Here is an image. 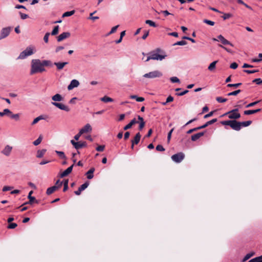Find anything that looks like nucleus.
<instances>
[{
  "label": "nucleus",
  "instance_id": "obj_38",
  "mask_svg": "<svg viewBox=\"0 0 262 262\" xmlns=\"http://www.w3.org/2000/svg\"><path fill=\"white\" fill-rule=\"evenodd\" d=\"M241 92V90H237L234 91L233 92L229 93L228 94H227V96H236L237 94H238L239 93H240Z\"/></svg>",
  "mask_w": 262,
  "mask_h": 262
},
{
  "label": "nucleus",
  "instance_id": "obj_34",
  "mask_svg": "<svg viewBox=\"0 0 262 262\" xmlns=\"http://www.w3.org/2000/svg\"><path fill=\"white\" fill-rule=\"evenodd\" d=\"M12 112L8 108H5L3 112H0V116H4L6 114H11Z\"/></svg>",
  "mask_w": 262,
  "mask_h": 262
},
{
  "label": "nucleus",
  "instance_id": "obj_41",
  "mask_svg": "<svg viewBox=\"0 0 262 262\" xmlns=\"http://www.w3.org/2000/svg\"><path fill=\"white\" fill-rule=\"evenodd\" d=\"M241 85H242V83H234V84L229 83V84H228L227 86V87H229V88L233 87L234 88H237Z\"/></svg>",
  "mask_w": 262,
  "mask_h": 262
},
{
  "label": "nucleus",
  "instance_id": "obj_57",
  "mask_svg": "<svg viewBox=\"0 0 262 262\" xmlns=\"http://www.w3.org/2000/svg\"><path fill=\"white\" fill-rule=\"evenodd\" d=\"M219 46L220 47H221L223 49H224L225 50H226L227 52L229 53H233V52L229 49H228L227 48L223 46V45H219Z\"/></svg>",
  "mask_w": 262,
  "mask_h": 262
},
{
  "label": "nucleus",
  "instance_id": "obj_48",
  "mask_svg": "<svg viewBox=\"0 0 262 262\" xmlns=\"http://www.w3.org/2000/svg\"><path fill=\"white\" fill-rule=\"evenodd\" d=\"M50 35V33L49 32H47L45 34L44 37H43V40L46 43H48L49 41V37Z\"/></svg>",
  "mask_w": 262,
  "mask_h": 262
},
{
  "label": "nucleus",
  "instance_id": "obj_60",
  "mask_svg": "<svg viewBox=\"0 0 262 262\" xmlns=\"http://www.w3.org/2000/svg\"><path fill=\"white\" fill-rule=\"evenodd\" d=\"M174 130V128H172L169 132V133H168V135H167V140L169 142L171 139V134L173 132Z\"/></svg>",
  "mask_w": 262,
  "mask_h": 262
},
{
  "label": "nucleus",
  "instance_id": "obj_12",
  "mask_svg": "<svg viewBox=\"0 0 262 262\" xmlns=\"http://www.w3.org/2000/svg\"><path fill=\"white\" fill-rule=\"evenodd\" d=\"M12 149V146L9 145H7L2 150L1 153L6 157H9L11 155Z\"/></svg>",
  "mask_w": 262,
  "mask_h": 262
},
{
  "label": "nucleus",
  "instance_id": "obj_51",
  "mask_svg": "<svg viewBox=\"0 0 262 262\" xmlns=\"http://www.w3.org/2000/svg\"><path fill=\"white\" fill-rule=\"evenodd\" d=\"M204 23L209 25H210V26H213L214 25V22L212 21V20H208V19H204L203 20Z\"/></svg>",
  "mask_w": 262,
  "mask_h": 262
},
{
  "label": "nucleus",
  "instance_id": "obj_5",
  "mask_svg": "<svg viewBox=\"0 0 262 262\" xmlns=\"http://www.w3.org/2000/svg\"><path fill=\"white\" fill-rule=\"evenodd\" d=\"M238 112V110L237 108H235L224 114L221 117H224L228 115L229 119L234 120L237 119L241 117V115Z\"/></svg>",
  "mask_w": 262,
  "mask_h": 262
},
{
  "label": "nucleus",
  "instance_id": "obj_3",
  "mask_svg": "<svg viewBox=\"0 0 262 262\" xmlns=\"http://www.w3.org/2000/svg\"><path fill=\"white\" fill-rule=\"evenodd\" d=\"M221 123L224 125H229L233 129L236 131H238L241 129L240 122H238L235 120L223 121Z\"/></svg>",
  "mask_w": 262,
  "mask_h": 262
},
{
  "label": "nucleus",
  "instance_id": "obj_8",
  "mask_svg": "<svg viewBox=\"0 0 262 262\" xmlns=\"http://www.w3.org/2000/svg\"><path fill=\"white\" fill-rule=\"evenodd\" d=\"M185 157V155L183 152H179L172 155L171 157L172 160L176 163H180Z\"/></svg>",
  "mask_w": 262,
  "mask_h": 262
},
{
  "label": "nucleus",
  "instance_id": "obj_35",
  "mask_svg": "<svg viewBox=\"0 0 262 262\" xmlns=\"http://www.w3.org/2000/svg\"><path fill=\"white\" fill-rule=\"evenodd\" d=\"M42 140V136L40 135L39 136V137L36 140H35L34 142H33V144L35 145V146H37L38 145H39L41 141Z\"/></svg>",
  "mask_w": 262,
  "mask_h": 262
},
{
  "label": "nucleus",
  "instance_id": "obj_46",
  "mask_svg": "<svg viewBox=\"0 0 262 262\" xmlns=\"http://www.w3.org/2000/svg\"><path fill=\"white\" fill-rule=\"evenodd\" d=\"M155 11L158 14H160V13H162L165 16H166L168 15L171 14L167 10L161 11L160 12H159L158 11L155 10Z\"/></svg>",
  "mask_w": 262,
  "mask_h": 262
},
{
  "label": "nucleus",
  "instance_id": "obj_30",
  "mask_svg": "<svg viewBox=\"0 0 262 262\" xmlns=\"http://www.w3.org/2000/svg\"><path fill=\"white\" fill-rule=\"evenodd\" d=\"M44 119H45L44 117L42 115H40V116L36 117V118H35L33 120V122L31 123V125H34V124H36L40 120H43Z\"/></svg>",
  "mask_w": 262,
  "mask_h": 262
},
{
  "label": "nucleus",
  "instance_id": "obj_11",
  "mask_svg": "<svg viewBox=\"0 0 262 262\" xmlns=\"http://www.w3.org/2000/svg\"><path fill=\"white\" fill-rule=\"evenodd\" d=\"M51 103L52 105L55 106L61 110H63L66 112H69L70 111V108L68 106H66L62 103L56 102H52Z\"/></svg>",
  "mask_w": 262,
  "mask_h": 262
},
{
  "label": "nucleus",
  "instance_id": "obj_29",
  "mask_svg": "<svg viewBox=\"0 0 262 262\" xmlns=\"http://www.w3.org/2000/svg\"><path fill=\"white\" fill-rule=\"evenodd\" d=\"M217 62V61H214L211 62L208 67V69L210 71H213L215 69L216 64Z\"/></svg>",
  "mask_w": 262,
  "mask_h": 262
},
{
  "label": "nucleus",
  "instance_id": "obj_54",
  "mask_svg": "<svg viewBox=\"0 0 262 262\" xmlns=\"http://www.w3.org/2000/svg\"><path fill=\"white\" fill-rule=\"evenodd\" d=\"M244 72L248 73V74H253L256 72H258V70H244Z\"/></svg>",
  "mask_w": 262,
  "mask_h": 262
},
{
  "label": "nucleus",
  "instance_id": "obj_9",
  "mask_svg": "<svg viewBox=\"0 0 262 262\" xmlns=\"http://www.w3.org/2000/svg\"><path fill=\"white\" fill-rule=\"evenodd\" d=\"M213 41H221L224 45H230L231 47L233 46V45L229 41L227 40L223 35H220L217 38H213L212 39Z\"/></svg>",
  "mask_w": 262,
  "mask_h": 262
},
{
  "label": "nucleus",
  "instance_id": "obj_63",
  "mask_svg": "<svg viewBox=\"0 0 262 262\" xmlns=\"http://www.w3.org/2000/svg\"><path fill=\"white\" fill-rule=\"evenodd\" d=\"M254 262H262V255L254 258Z\"/></svg>",
  "mask_w": 262,
  "mask_h": 262
},
{
  "label": "nucleus",
  "instance_id": "obj_37",
  "mask_svg": "<svg viewBox=\"0 0 262 262\" xmlns=\"http://www.w3.org/2000/svg\"><path fill=\"white\" fill-rule=\"evenodd\" d=\"M74 13H75V11L74 10H72V11H71L66 12L65 13H64L63 14L62 17H64L70 16L72 15L73 14H74Z\"/></svg>",
  "mask_w": 262,
  "mask_h": 262
},
{
  "label": "nucleus",
  "instance_id": "obj_2",
  "mask_svg": "<svg viewBox=\"0 0 262 262\" xmlns=\"http://www.w3.org/2000/svg\"><path fill=\"white\" fill-rule=\"evenodd\" d=\"M167 55L164 51L159 48H157L149 53L148 56L145 60V61L147 62L150 59L161 61Z\"/></svg>",
  "mask_w": 262,
  "mask_h": 262
},
{
  "label": "nucleus",
  "instance_id": "obj_47",
  "mask_svg": "<svg viewBox=\"0 0 262 262\" xmlns=\"http://www.w3.org/2000/svg\"><path fill=\"white\" fill-rule=\"evenodd\" d=\"M187 44V42L184 40H181L177 41L174 44V46L175 45H179V46H184Z\"/></svg>",
  "mask_w": 262,
  "mask_h": 262
},
{
  "label": "nucleus",
  "instance_id": "obj_7",
  "mask_svg": "<svg viewBox=\"0 0 262 262\" xmlns=\"http://www.w3.org/2000/svg\"><path fill=\"white\" fill-rule=\"evenodd\" d=\"M12 30L11 27H7L2 29L0 33V40L6 38Z\"/></svg>",
  "mask_w": 262,
  "mask_h": 262
},
{
  "label": "nucleus",
  "instance_id": "obj_19",
  "mask_svg": "<svg viewBox=\"0 0 262 262\" xmlns=\"http://www.w3.org/2000/svg\"><path fill=\"white\" fill-rule=\"evenodd\" d=\"M68 63V62H54V64L56 66L57 69L58 70H61Z\"/></svg>",
  "mask_w": 262,
  "mask_h": 262
},
{
  "label": "nucleus",
  "instance_id": "obj_15",
  "mask_svg": "<svg viewBox=\"0 0 262 262\" xmlns=\"http://www.w3.org/2000/svg\"><path fill=\"white\" fill-rule=\"evenodd\" d=\"M32 193H33L32 191H30V192L29 193L28 196V198L29 199V201L28 202L25 203L23 204V205H26V204H32L34 202H36L37 203H38L37 200H36L35 197L32 196L31 194H32Z\"/></svg>",
  "mask_w": 262,
  "mask_h": 262
},
{
  "label": "nucleus",
  "instance_id": "obj_22",
  "mask_svg": "<svg viewBox=\"0 0 262 262\" xmlns=\"http://www.w3.org/2000/svg\"><path fill=\"white\" fill-rule=\"evenodd\" d=\"M141 134L140 133H138L136 134L135 137H134V140H132L131 142L133 143V144H137L139 142L141 138Z\"/></svg>",
  "mask_w": 262,
  "mask_h": 262
},
{
  "label": "nucleus",
  "instance_id": "obj_62",
  "mask_svg": "<svg viewBox=\"0 0 262 262\" xmlns=\"http://www.w3.org/2000/svg\"><path fill=\"white\" fill-rule=\"evenodd\" d=\"M17 226V224L16 223H11L9 225L8 228L9 229H14L15 227H16Z\"/></svg>",
  "mask_w": 262,
  "mask_h": 262
},
{
  "label": "nucleus",
  "instance_id": "obj_23",
  "mask_svg": "<svg viewBox=\"0 0 262 262\" xmlns=\"http://www.w3.org/2000/svg\"><path fill=\"white\" fill-rule=\"evenodd\" d=\"M58 189V187L55 185L52 187H49L47 189L46 193L48 195H50L53 193L55 191Z\"/></svg>",
  "mask_w": 262,
  "mask_h": 262
},
{
  "label": "nucleus",
  "instance_id": "obj_53",
  "mask_svg": "<svg viewBox=\"0 0 262 262\" xmlns=\"http://www.w3.org/2000/svg\"><path fill=\"white\" fill-rule=\"evenodd\" d=\"M11 118L14 119L15 120H18L19 118V115L18 114H11Z\"/></svg>",
  "mask_w": 262,
  "mask_h": 262
},
{
  "label": "nucleus",
  "instance_id": "obj_27",
  "mask_svg": "<svg viewBox=\"0 0 262 262\" xmlns=\"http://www.w3.org/2000/svg\"><path fill=\"white\" fill-rule=\"evenodd\" d=\"M47 150L46 149H42L41 150H38L37 151L36 157L38 158H42L46 152Z\"/></svg>",
  "mask_w": 262,
  "mask_h": 262
},
{
  "label": "nucleus",
  "instance_id": "obj_20",
  "mask_svg": "<svg viewBox=\"0 0 262 262\" xmlns=\"http://www.w3.org/2000/svg\"><path fill=\"white\" fill-rule=\"evenodd\" d=\"M216 121H217V119H216V118L213 119L211 120H210V121L207 122L204 125L199 126L200 129H201L207 127L208 125H211V124L216 122Z\"/></svg>",
  "mask_w": 262,
  "mask_h": 262
},
{
  "label": "nucleus",
  "instance_id": "obj_36",
  "mask_svg": "<svg viewBox=\"0 0 262 262\" xmlns=\"http://www.w3.org/2000/svg\"><path fill=\"white\" fill-rule=\"evenodd\" d=\"M68 182L69 181L68 179L64 180L63 182H62V184H63V191L64 192L67 191L68 189Z\"/></svg>",
  "mask_w": 262,
  "mask_h": 262
},
{
  "label": "nucleus",
  "instance_id": "obj_42",
  "mask_svg": "<svg viewBox=\"0 0 262 262\" xmlns=\"http://www.w3.org/2000/svg\"><path fill=\"white\" fill-rule=\"evenodd\" d=\"M89 183L88 182H85L84 184L81 185L80 187H79V188L81 190L83 191L84 189H85L89 186Z\"/></svg>",
  "mask_w": 262,
  "mask_h": 262
},
{
  "label": "nucleus",
  "instance_id": "obj_40",
  "mask_svg": "<svg viewBox=\"0 0 262 262\" xmlns=\"http://www.w3.org/2000/svg\"><path fill=\"white\" fill-rule=\"evenodd\" d=\"M145 23L146 24L149 25L150 26L152 27H157V25L156 24V23L154 21H152L151 20H146L145 21Z\"/></svg>",
  "mask_w": 262,
  "mask_h": 262
},
{
  "label": "nucleus",
  "instance_id": "obj_49",
  "mask_svg": "<svg viewBox=\"0 0 262 262\" xmlns=\"http://www.w3.org/2000/svg\"><path fill=\"white\" fill-rule=\"evenodd\" d=\"M119 25H117V26L113 27L108 34L110 35L111 34L114 33L116 31V30L118 29V28L119 27Z\"/></svg>",
  "mask_w": 262,
  "mask_h": 262
},
{
  "label": "nucleus",
  "instance_id": "obj_1",
  "mask_svg": "<svg viewBox=\"0 0 262 262\" xmlns=\"http://www.w3.org/2000/svg\"><path fill=\"white\" fill-rule=\"evenodd\" d=\"M53 63L50 60H43L41 61L38 59L31 60L30 74L33 75L37 73H41L46 71L44 67H52Z\"/></svg>",
  "mask_w": 262,
  "mask_h": 262
},
{
  "label": "nucleus",
  "instance_id": "obj_4",
  "mask_svg": "<svg viewBox=\"0 0 262 262\" xmlns=\"http://www.w3.org/2000/svg\"><path fill=\"white\" fill-rule=\"evenodd\" d=\"M35 48L32 46L28 47L24 51L21 52L18 57H17V59H25L29 56L32 55L35 53Z\"/></svg>",
  "mask_w": 262,
  "mask_h": 262
},
{
  "label": "nucleus",
  "instance_id": "obj_33",
  "mask_svg": "<svg viewBox=\"0 0 262 262\" xmlns=\"http://www.w3.org/2000/svg\"><path fill=\"white\" fill-rule=\"evenodd\" d=\"M252 123L251 121L240 122L241 127H247Z\"/></svg>",
  "mask_w": 262,
  "mask_h": 262
},
{
  "label": "nucleus",
  "instance_id": "obj_58",
  "mask_svg": "<svg viewBox=\"0 0 262 262\" xmlns=\"http://www.w3.org/2000/svg\"><path fill=\"white\" fill-rule=\"evenodd\" d=\"M232 15L230 13H225L224 15L222 16L223 18L225 20L227 19H228L229 18L231 17Z\"/></svg>",
  "mask_w": 262,
  "mask_h": 262
},
{
  "label": "nucleus",
  "instance_id": "obj_56",
  "mask_svg": "<svg viewBox=\"0 0 262 262\" xmlns=\"http://www.w3.org/2000/svg\"><path fill=\"white\" fill-rule=\"evenodd\" d=\"M104 148H105L104 145H99L96 147V149L98 151H103L104 149Z\"/></svg>",
  "mask_w": 262,
  "mask_h": 262
},
{
  "label": "nucleus",
  "instance_id": "obj_24",
  "mask_svg": "<svg viewBox=\"0 0 262 262\" xmlns=\"http://www.w3.org/2000/svg\"><path fill=\"white\" fill-rule=\"evenodd\" d=\"M261 111L260 108H258L256 110H247L245 111L244 113L246 115H252L256 113H258Z\"/></svg>",
  "mask_w": 262,
  "mask_h": 262
},
{
  "label": "nucleus",
  "instance_id": "obj_14",
  "mask_svg": "<svg viewBox=\"0 0 262 262\" xmlns=\"http://www.w3.org/2000/svg\"><path fill=\"white\" fill-rule=\"evenodd\" d=\"M79 85V82L77 80L73 79L72 80L70 84L68 86V90H71L75 88L78 86Z\"/></svg>",
  "mask_w": 262,
  "mask_h": 262
},
{
  "label": "nucleus",
  "instance_id": "obj_32",
  "mask_svg": "<svg viewBox=\"0 0 262 262\" xmlns=\"http://www.w3.org/2000/svg\"><path fill=\"white\" fill-rule=\"evenodd\" d=\"M100 100L104 102H113V99L110 97H108L107 96H104L103 97H102Z\"/></svg>",
  "mask_w": 262,
  "mask_h": 262
},
{
  "label": "nucleus",
  "instance_id": "obj_10",
  "mask_svg": "<svg viewBox=\"0 0 262 262\" xmlns=\"http://www.w3.org/2000/svg\"><path fill=\"white\" fill-rule=\"evenodd\" d=\"M71 144L74 146V147L77 149L78 150L81 148L86 146V142L85 141L81 142H75L74 140H71Z\"/></svg>",
  "mask_w": 262,
  "mask_h": 262
},
{
  "label": "nucleus",
  "instance_id": "obj_55",
  "mask_svg": "<svg viewBox=\"0 0 262 262\" xmlns=\"http://www.w3.org/2000/svg\"><path fill=\"white\" fill-rule=\"evenodd\" d=\"M252 82L256 83L257 84H262V80L260 78H256L254 79Z\"/></svg>",
  "mask_w": 262,
  "mask_h": 262
},
{
  "label": "nucleus",
  "instance_id": "obj_18",
  "mask_svg": "<svg viewBox=\"0 0 262 262\" xmlns=\"http://www.w3.org/2000/svg\"><path fill=\"white\" fill-rule=\"evenodd\" d=\"M204 135V132H200L191 136V139L193 141H195L200 137Z\"/></svg>",
  "mask_w": 262,
  "mask_h": 262
},
{
  "label": "nucleus",
  "instance_id": "obj_16",
  "mask_svg": "<svg viewBox=\"0 0 262 262\" xmlns=\"http://www.w3.org/2000/svg\"><path fill=\"white\" fill-rule=\"evenodd\" d=\"M73 166L74 165L73 164L72 165L68 167L67 169H66L63 172H62L60 174V177L63 178L72 172Z\"/></svg>",
  "mask_w": 262,
  "mask_h": 262
},
{
  "label": "nucleus",
  "instance_id": "obj_64",
  "mask_svg": "<svg viewBox=\"0 0 262 262\" xmlns=\"http://www.w3.org/2000/svg\"><path fill=\"white\" fill-rule=\"evenodd\" d=\"M238 64L236 62H233L230 66V68L233 69H235L237 68Z\"/></svg>",
  "mask_w": 262,
  "mask_h": 262
},
{
  "label": "nucleus",
  "instance_id": "obj_26",
  "mask_svg": "<svg viewBox=\"0 0 262 262\" xmlns=\"http://www.w3.org/2000/svg\"><path fill=\"white\" fill-rule=\"evenodd\" d=\"M52 100L54 101H61L63 100V98L61 95L56 94L52 97Z\"/></svg>",
  "mask_w": 262,
  "mask_h": 262
},
{
  "label": "nucleus",
  "instance_id": "obj_43",
  "mask_svg": "<svg viewBox=\"0 0 262 262\" xmlns=\"http://www.w3.org/2000/svg\"><path fill=\"white\" fill-rule=\"evenodd\" d=\"M216 100L219 103H224L227 101L226 98H223L221 97H217L216 98Z\"/></svg>",
  "mask_w": 262,
  "mask_h": 262
},
{
  "label": "nucleus",
  "instance_id": "obj_61",
  "mask_svg": "<svg viewBox=\"0 0 262 262\" xmlns=\"http://www.w3.org/2000/svg\"><path fill=\"white\" fill-rule=\"evenodd\" d=\"M259 102V101H255V102L250 103L248 104V105H247L246 107L247 108L252 107V106L256 105V104H257Z\"/></svg>",
  "mask_w": 262,
  "mask_h": 262
},
{
  "label": "nucleus",
  "instance_id": "obj_25",
  "mask_svg": "<svg viewBox=\"0 0 262 262\" xmlns=\"http://www.w3.org/2000/svg\"><path fill=\"white\" fill-rule=\"evenodd\" d=\"M94 171L95 168L92 167L86 173V175L88 179H92L94 177L93 173Z\"/></svg>",
  "mask_w": 262,
  "mask_h": 262
},
{
  "label": "nucleus",
  "instance_id": "obj_17",
  "mask_svg": "<svg viewBox=\"0 0 262 262\" xmlns=\"http://www.w3.org/2000/svg\"><path fill=\"white\" fill-rule=\"evenodd\" d=\"M92 130V127L90 124H86L83 128H82L80 130V134H84L85 133H88L91 132Z\"/></svg>",
  "mask_w": 262,
  "mask_h": 262
},
{
  "label": "nucleus",
  "instance_id": "obj_39",
  "mask_svg": "<svg viewBox=\"0 0 262 262\" xmlns=\"http://www.w3.org/2000/svg\"><path fill=\"white\" fill-rule=\"evenodd\" d=\"M58 31H59V26H56L54 28V29L52 30L51 34L52 35H56V34H58Z\"/></svg>",
  "mask_w": 262,
  "mask_h": 262
},
{
  "label": "nucleus",
  "instance_id": "obj_21",
  "mask_svg": "<svg viewBox=\"0 0 262 262\" xmlns=\"http://www.w3.org/2000/svg\"><path fill=\"white\" fill-rule=\"evenodd\" d=\"M137 122H138L136 121L135 118L133 119V120H132L130 121V122L128 124H127L126 125H125L124 127V128H123L124 130H126L129 129L130 128L132 127V126L134 124H135V123H137Z\"/></svg>",
  "mask_w": 262,
  "mask_h": 262
},
{
  "label": "nucleus",
  "instance_id": "obj_44",
  "mask_svg": "<svg viewBox=\"0 0 262 262\" xmlns=\"http://www.w3.org/2000/svg\"><path fill=\"white\" fill-rule=\"evenodd\" d=\"M254 255V253H249L246 255L243 259V261H245L249 259L251 257H252Z\"/></svg>",
  "mask_w": 262,
  "mask_h": 262
},
{
  "label": "nucleus",
  "instance_id": "obj_50",
  "mask_svg": "<svg viewBox=\"0 0 262 262\" xmlns=\"http://www.w3.org/2000/svg\"><path fill=\"white\" fill-rule=\"evenodd\" d=\"M156 149L157 151H163L165 150V148L161 145H158L156 146Z\"/></svg>",
  "mask_w": 262,
  "mask_h": 262
},
{
  "label": "nucleus",
  "instance_id": "obj_6",
  "mask_svg": "<svg viewBox=\"0 0 262 262\" xmlns=\"http://www.w3.org/2000/svg\"><path fill=\"white\" fill-rule=\"evenodd\" d=\"M162 76L163 74L161 72L158 70H155L144 74L143 77L145 78L153 79L156 78H160Z\"/></svg>",
  "mask_w": 262,
  "mask_h": 262
},
{
  "label": "nucleus",
  "instance_id": "obj_28",
  "mask_svg": "<svg viewBox=\"0 0 262 262\" xmlns=\"http://www.w3.org/2000/svg\"><path fill=\"white\" fill-rule=\"evenodd\" d=\"M130 98L132 99H136L138 102H142L144 100V98L141 97H138L137 95H130Z\"/></svg>",
  "mask_w": 262,
  "mask_h": 262
},
{
  "label": "nucleus",
  "instance_id": "obj_59",
  "mask_svg": "<svg viewBox=\"0 0 262 262\" xmlns=\"http://www.w3.org/2000/svg\"><path fill=\"white\" fill-rule=\"evenodd\" d=\"M19 15L20 16V17L22 19H25L26 18H27L29 16L27 15V14H24L20 12H19Z\"/></svg>",
  "mask_w": 262,
  "mask_h": 262
},
{
  "label": "nucleus",
  "instance_id": "obj_52",
  "mask_svg": "<svg viewBox=\"0 0 262 262\" xmlns=\"http://www.w3.org/2000/svg\"><path fill=\"white\" fill-rule=\"evenodd\" d=\"M200 129L199 126L197 127H195V128H192V129H190L188 130L187 132V134H191L193 132L196 131V130H200Z\"/></svg>",
  "mask_w": 262,
  "mask_h": 262
},
{
  "label": "nucleus",
  "instance_id": "obj_45",
  "mask_svg": "<svg viewBox=\"0 0 262 262\" xmlns=\"http://www.w3.org/2000/svg\"><path fill=\"white\" fill-rule=\"evenodd\" d=\"M170 80L172 83H179L180 82L179 79L177 77H172L170 78Z\"/></svg>",
  "mask_w": 262,
  "mask_h": 262
},
{
  "label": "nucleus",
  "instance_id": "obj_31",
  "mask_svg": "<svg viewBox=\"0 0 262 262\" xmlns=\"http://www.w3.org/2000/svg\"><path fill=\"white\" fill-rule=\"evenodd\" d=\"M55 152L58 155L60 158L62 159H67V157L63 151L55 150Z\"/></svg>",
  "mask_w": 262,
  "mask_h": 262
},
{
  "label": "nucleus",
  "instance_id": "obj_13",
  "mask_svg": "<svg viewBox=\"0 0 262 262\" xmlns=\"http://www.w3.org/2000/svg\"><path fill=\"white\" fill-rule=\"evenodd\" d=\"M71 36V33L69 32H63L60 34L57 37V40L58 42H60L63 40L69 38Z\"/></svg>",
  "mask_w": 262,
  "mask_h": 262
}]
</instances>
